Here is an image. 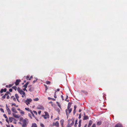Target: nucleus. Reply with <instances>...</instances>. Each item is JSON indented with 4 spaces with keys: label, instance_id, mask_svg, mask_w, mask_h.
<instances>
[{
    "label": "nucleus",
    "instance_id": "obj_1",
    "mask_svg": "<svg viewBox=\"0 0 127 127\" xmlns=\"http://www.w3.org/2000/svg\"><path fill=\"white\" fill-rule=\"evenodd\" d=\"M20 121L21 123H20L23 127H26L28 124V120L26 118L24 119L23 118L20 119Z\"/></svg>",
    "mask_w": 127,
    "mask_h": 127
},
{
    "label": "nucleus",
    "instance_id": "obj_2",
    "mask_svg": "<svg viewBox=\"0 0 127 127\" xmlns=\"http://www.w3.org/2000/svg\"><path fill=\"white\" fill-rule=\"evenodd\" d=\"M32 101V99L31 98H27L26 100H25L24 102L27 105L30 104V103Z\"/></svg>",
    "mask_w": 127,
    "mask_h": 127
},
{
    "label": "nucleus",
    "instance_id": "obj_3",
    "mask_svg": "<svg viewBox=\"0 0 127 127\" xmlns=\"http://www.w3.org/2000/svg\"><path fill=\"white\" fill-rule=\"evenodd\" d=\"M45 115H43L42 116L44 117V118L45 119H46L47 118H49V115L48 113L46 112H45Z\"/></svg>",
    "mask_w": 127,
    "mask_h": 127
},
{
    "label": "nucleus",
    "instance_id": "obj_4",
    "mask_svg": "<svg viewBox=\"0 0 127 127\" xmlns=\"http://www.w3.org/2000/svg\"><path fill=\"white\" fill-rule=\"evenodd\" d=\"M19 93L21 95H22V97H24L26 95V94L25 92L22 90H21L19 92Z\"/></svg>",
    "mask_w": 127,
    "mask_h": 127
},
{
    "label": "nucleus",
    "instance_id": "obj_5",
    "mask_svg": "<svg viewBox=\"0 0 127 127\" xmlns=\"http://www.w3.org/2000/svg\"><path fill=\"white\" fill-rule=\"evenodd\" d=\"M74 122L73 121L70 120L69 121V126L71 127L74 124Z\"/></svg>",
    "mask_w": 127,
    "mask_h": 127
},
{
    "label": "nucleus",
    "instance_id": "obj_6",
    "mask_svg": "<svg viewBox=\"0 0 127 127\" xmlns=\"http://www.w3.org/2000/svg\"><path fill=\"white\" fill-rule=\"evenodd\" d=\"M72 109H66L65 110V112L66 114L67 115L68 114H69L71 112Z\"/></svg>",
    "mask_w": 127,
    "mask_h": 127
},
{
    "label": "nucleus",
    "instance_id": "obj_7",
    "mask_svg": "<svg viewBox=\"0 0 127 127\" xmlns=\"http://www.w3.org/2000/svg\"><path fill=\"white\" fill-rule=\"evenodd\" d=\"M36 108L37 109H41L42 110H44V108L43 106L40 105L38 106Z\"/></svg>",
    "mask_w": 127,
    "mask_h": 127
},
{
    "label": "nucleus",
    "instance_id": "obj_8",
    "mask_svg": "<svg viewBox=\"0 0 127 127\" xmlns=\"http://www.w3.org/2000/svg\"><path fill=\"white\" fill-rule=\"evenodd\" d=\"M21 82V80L20 79H17V80L15 82V84L17 86L19 84L20 82Z\"/></svg>",
    "mask_w": 127,
    "mask_h": 127
},
{
    "label": "nucleus",
    "instance_id": "obj_9",
    "mask_svg": "<svg viewBox=\"0 0 127 127\" xmlns=\"http://www.w3.org/2000/svg\"><path fill=\"white\" fill-rule=\"evenodd\" d=\"M13 116L15 118H19L20 116L17 115L16 114L14 113H12Z\"/></svg>",
    "mask_w": 127,
    "mask_h": 127
},
{
    "label": "nucleus",
    "instance_id": "obj_10",
    "mask_svg": "<svg viewBox=\"0 0 127 127\" xmlns=\"http://www.w3.org/2000/svg\"><path fill=\"white\" fill-rule=\"evenodd\" d=\"M53 126H55L57 127H59V124L58 122H56L55 123H54L53 124Z\"/></svg>",
    "mask_w": 127,
    "mask_h": 127
},
{
    "label": "nucleus",
    "instance_id": "obj_11",
    "mask_svg": "<svg viewBox=\"0 0 127 127\" xmlns=\"http://www.w3.org/2000/svg\"><path fill=\"white\" fill-rule=\"evenodd\" d=\"M11 110L14 113H17V111L14 107H13L12 108Z\"/></svg>",
    "mask_w": 127,
    "mask_h": 127
},
{
    "label": "nucleus",
    "instance_id": "obj_12",
    "mask_svg": "<svg viewBox=\"0 0 127 127\" xmlns=\"http://www.w3.org/2000/svg\"><path fill=\"white\" fill-rule=\"evenodd\" d=\"M15 119L12 117H10L9 118V121L10 122H12Z\"/></svg>",
    "mask_w": 127,
    "mask_h": 127
},
{
    "label": "nucleus",
    "instance_id": "obj_13",
    "mask_svg": "<svg viewBox=\"0 0 127 127\" xmlns=\"http://www.w3.org/2000/svg\"><path fill=\"white\" fill-rule=\"evenodd\" d=\"M115 127H123L121 124H118L115 126Z\"/></svg>",
    "mask_w": 127,
    "mask_h": 127
},
{
    "label": "nucleus",
    "instance_id": "obj_14",
    "mask_svg": "<svg viewBox=\"0 0 127 127\" xmlns=\"http://www.w3.org/2000/svg\"><path fill=\"white\" fill-rule=\"evenodd\" d=\"M31 127H37L36 124L35 123H34L32 124Z\"/></svg>",
    "mask_w": 127,
    "mask_h": 127
},
{
    "label": "nucleus",
    "instance_id": "obj_15",
    "mask_svg": "<svg viewBox=\"0 0 127 127\" xmlns=\"http://www.w3.org/2000/svg\"><path fill=\"white\" fill-rule=\"evenodd\" d=\"M88 118L89 117L88 116H87L85 115L84 116V118H83V119L84 120H86L88 119Z\"/></svg>",
    "mask_w": 127,
    "mask_h": 127
},
{
    "label": "nucleus",
    "instance_id": "obj_16",
    "mask_svg": "<svg viewBox=\"0 0 127 127\" xmlns=\"http://www.w3.org/2000/svg\"><path fill=\"white\" fill-rule=\"evenodd\" d=\"M92 123H93L92 121L91 120L89 121V123L88 125L89 126H91Z\"/></svg>",
    "mask_w": 127,
    "mask_h": 127
},
{
    "label": "nucleus",
    "instance_id": "obj_17",
    "mask_svg": "<svg viewBox=\"0 0 127 127\" xmlns=\"http://www.w3.org/2000/svg\"><path fill=\"white\" fill-rule=\"evenodd\" d=\"M20 112L22 115H23L25 114L24 112L22 110L20 111Z\"/></svg>",
    "mask_w": 127,
    "mask_h": 127
},
{
    "label": "nucleus",
    "instance_id": "obj_18",
    "mask_svg": "<svg viewBox=\"0 0 127 127\" xmlns=\"http://www.w3.org/2000/svg\"><path fill=\"white\" fill-rule=\"evenodd\" d=\"M64 122V120L63 119H62L60 121V124H61L62 125V126H63V123Z\"/></svg>",
    "mask_w": 127,
    "mask_h": 127
},
{
    "label": "nucleus",
    "instance_id": "obj_19",
    "mask_svg": "<svg viewBox=\"0 0 127 127\" xmlns=\"http://www.w3.org/2000/svg\"><path fill=\"white\" fill-rule=\"evenodd\" d=\"M101 124V122L100 121L98 122L97 123V125H100Z\"/></svg>",
    "mask_w": 127,
    "mask_h": 127
},
{
    "label": "nucleus",
    "instance_id": "obj_20",
    "mask_svg": "<svg viewBox=\"0 0 127 127\" xmlns=\"http://www.w3.org/2000/svg\"><path fill=\"white\" fill-rule=\"evenodd\" d=\"M56 103L58 106L60 108H61V105L60 104V103L58 102H56Z\"/></svg>",
    "mask_w": 127,
    "mask_h": 127
},
{
    "label": "nucleus",
    "instance_id": "obj_21",
    "mask_svg": "<svg viewBox=\"0 0 127 127\" xmlns=\"http://www.w3.org/2000/svg\"><path fill=\"white\" fill-rule=\"evenodd\" d=\"M15 96L16 97V98H19V96L17 94H15Z\"/></svg>",
    "mask_w": 127,
    "mask_h": 127
},
{
    "label": "nucleus",
    "instance_id": "obj_22",
    "mask_svg": "<svg viewBox=\"0 0 127 127\" xmlns=\"http://www.w3.org/2000/svg\"><path fill=\"white\" fill-rule=\"evenodd\" d=\"M25 109L27 110V111H30V112H31V110H30V109L29 108H25Z\"/></svg>",
    "mask_w": 127,
    "mask_h": 127
},
{
    "label": "nucleus",
    "instance_id": "obj_23",
    "mask_svg": "<svg viewBox=\"0 0 127 127\" xmlns=\"http://www.w3.org/2000/svg\"><path fill=\"white\" fill-rule=\"evenodd\" d=\"M12 88L14 89L15 90H16L17 89V87L16 86H14L12 87Z\"/></svg>",
    "mask_w": 127,
    "mask_h": 127
},
{
    "label": "nucleus",
    "instance_id": "obj_24",
    "mask_svg": "<svg viewBox=\"0 0 127 127\" xmlns=\"http://www.w3.org/2000/svg\"><path fill=\"white\" fill-rule=\"evenodd\" d=\"M8 114H11V111L10 109L7 111Z\"/></svg>",
    "mask_w": 127,
    "mask_h": 127
},
{
    "label": "nucleus",
    "instance_id": "obj_25",
    "mask_svg": "<svg viewBox=\"0 0 127 127\" xmlns=\"http://www.w3.org/2000/svg\"><path fill=\"white\" fill-rule=\"evenodd\" d=\"M0 110L1 112H3V113L4 112V111L3 110V109L2 108H1L0 109Z\"/></svg>",
    "mask_w": 127,
    "mask_h": 127
},
{
    "label": "nucleus",
    "instance_id": "obj_26",
    "mask_svg": "<svg viewBox=\"0 0 127 127\" xmlns=\"http://www.w3.org/2000/svg\"><path fill=\"white\" fill-rule=\"evenodd\" d=\"M21 90L20 89V88H18L17 89V90L19 93Z\"/></svg>",
    "mask_w": 127,
    "mask_h": 127
},
{
    "label": "nucleus",
    "instance_id": "obj_27",
    "mask_svg": "<svg viewBox=\"0 0 127 127\" xmlns=\"http://www.w3.org/2000/svg\"><path fill=\"white\" fill-rule=\"evenodd\" d=\"M11 98H13V100H14V101L16 100V99L15 98V97H14V96H12L11 97Z\"/></svg>",
    "mask_w": 127,
    "mask_h": 127
},
{
    "label": "nucleus",
    "instance_id": "obj_28",
    "mask_svg": "<svg viewBox=\"0 0 127 127\" xmlns=\"http://www.w3.org/2000/svg\"><path fill=\"white\" fill-rule=\"evenodd\" d=\"M31 113V114H32V116L33 117H35V116L33 114V112H32V110H31V112H30Z\"/></svg>",
    "mask_w": 127,
    "mask_h": 127
},
{
    "label": "nucleus",
    "instance_id": "obj_29",
    "mask_svg": "<svg viewBox=\"0 0 127 127\" xmlns=\"http://www.w3.org/2000/svg\"><path fill=\"white\" fill-rule=\"evenodd\" d=\"M39 100V99L38 98H35L34 99V101H38Z\"/></svg>",
    "mask_w": 127,
    "mask_h": 127
},
{
    "label": "nucleus",
    "instance_id": "obj_30",
    "mask_svg": "<svg viewBox=\"0 0 127 127\" xmlns=\"http://www.w3.org/2000/svg\"><path fill=\"white\" fill-rule=\"evenodd\" d=\"M6 98L7 99H8L9 98V95L7 94H6Z\"/></svg>",
    "mask_w": 127,
    "mask_h": 127
},
{
    "label": "nucleus",
    "instance_id": "obj_31",
    "mask_svg": "<svg viewBox=\"0 0 127 127\" xmlns=\"http://www.w3.org/2000/svg\"><path fill=\"white\" fill-rule=\"evenodd\" d=\"M78 124V123H77V120H76L75 122V124L74 125L75 127H76L77 126L76 124Z\"/></svg>",
    "mask_w": 127,
    "mask_h": 127
},
{
    "label": "nucleus",
    "instance_id": "obj_32",
    "mask_svg": "<svg viewBox=\"0 0 127 127\" xmlns=\"http://www.w3.org/2000/svg\"><path fill=\"white\" fill-rule=\"evenodd\" d=\"M40 126L42 127H45L44 125L42 124L41 123L40 124Z\"/></svg>",
    "mask_w": 127,
    "mask_h": 127
},
{
    "label": "nucleus",
    "instance_id": "obj_33",
    "mask_svg": "<svg viewBox=\"0 0 127 127\" xmlns=\"http://www.w3.org/2000/svg\"><path fill=\"white\" fill-rule=\"evenodd\" d=\"M46 83L47 84H50V82L49 81H46Z\"/></svg>",
    "mask_w": 127,
    "mask_h": 127
},
{
    "label": "nucleus",
    "instance_id": "obj_34",
    "mask_svg": "<svg viewBox=\"0 0 127 127\" xmlns=\"http://www.w3.org/2000/svg\"><path fill=\"white\" fill-rule=\"evenodd\" d=\"M28 116H29L30 118L31 119H32V117L31 116V114H28Z\"/></svg>",
    "mask_w": 127,
    "mask_h": 127
},
{
    "label": "nucleus",
    "instance_id": "obj_35",
    "mask_svg": "<svg viewBox=\"0 0 127 127\" xmlns=\"http://www.w3.org/2000/svg\"><path fill=\"white\" fill-rule=\"evenodd\" d=\"M6 109L7 110V111L10 109L8 107L7 105H6Z\"/></svg>",
    "mask_w": 127,
    "mask_h": 127
},
{
    "label": "nucleus",
    "instance_id": "obj_36",
    "mask_svg": "<svg viewBox=\"0 0 127 127\" xmlns=\"http://www.w3.org/2000/svg\"><path fill=\"white\" fill-rule=\"evenodd\" d=\"M6 94H5L4 95L2 96V97L3 98H5L6 97Z\"/></svg>",
    "mask_w": 127,
    "mask_h": 127
},
{
    "label": "nucleus",
    "instance_id": "obj_37",
    "mask_svg": "<svg viewBox=\"0 0 127 127\" xmlns=\"http://www.w3.org/2000/svg\"><path fill=\"white\" fill-rule=\"evenodd\" d=\"M91 127H96L95 124H93Z\"/></svg>",
    "mask_w": 127,
    "mask_h": 127
},
{
    "label": "nucleus",
    "instance_id": "obj_38",
    "mask_svg": "<svg viewBox=\"0 0 127 127\" xmlns=\"http://www.w3.org/2000/svg\"><path fill=\"white\" fill-rule=\"evenodd\" d=\"M33 112H34V113L36 115H37V112L36 111H33Z\"/></svg>",
    "mask_w": 127,
    "mask_h": 127
},
{
    "label": "nucleus",
    "instance_id": "obj_39",
    "mask_svg": "<svg viewBox=\"0 0 127 127\" xmlns=\"http://www.w3.org/2000/svg\"><path fill=\"white\" fill-rule=\"evenodd\" d=\"M68 98V96L67 95L66 98H65V100L67 101L68 102V101H69L68 100H67V98Z\"/></svg>",
    "mask_w": 127,
    "mask_h": 127
},
{
    "label": "nucleus",
    "instance_id": "obj_40",
    "mask_svg": "<svg viewBox=\"0 0 127 127\" xmlns=\"http://www.w3.org/2000/svg\"><path fill=\"white\" fill-rule=\"evenodd\" d=\"M54 97L55 98H57V96L56 95V92L54 94Z\"/></svg>",
    "mask_w": 127,
    "mask_h": 127
},
{
    "label": "nucleus",
    "instance_id": "obj_41",
    "mask_svg": "<svg viewBox=\"0 0 127 127\" xmlns=\"http://www.w3.org/2000/svg\"><path fill=\"white\" fill-rule=\"evenodd\" d=\"M28 85H26V84L23 87H24L25 88H27V87Z\"/></svg>",
    "mask_w": 127,
    "mask_h": 127
},
{
    "label": "nucleus",
    "instance_id": "obj_42",
    "mask_svg": "<svg viewBox=\"0 0 127 127\" xmlns=\"http://www.w3.org/2000/svg\"><path fill=\"white\" fill-rule=\"evenodd\" d=\"M3 116L5 117V118H7V116H6V114H4L3 115Z\"/></svg>",
    "mask_w": 127,
    "mask_h": 127
},
{
    "label": "nucleus",
    "instance_id": "obj_43",
    "mask_svg": "<svg viewBox=\"0 0 127 127\" xmlns=\"http://www.w3.org/2000/svg\"><path fill=\"white\" fill-rule=\"evenodd\" d=\"M61 97L62 98V100H64V99L63 98V95H62L61 96Z\"/></svg>",
    "mask_w": 127,
    "mask_h": 127
},
{
    "label": "nucleus",
    "instance_id": "obj_44",
    "mask_svg": "<svg viewBox=\"0 0 127 127\" xmlns=\"http://www.w3.org/2000/svg\"><path fill=\"white\" fill-rule=\"evenodd\" d=\"M26 77V79H27V80H28V79L29 78V76H27V77Z\"/></svg>",
    "mask_w": 127,
    "mask_h": 127
},
{
    "label": "nucleus",
    "instance_id": "obj_45",
    "mask_svg": "<svg viewBox=\"0 0 127 127\" xmlns=\"http://www.w3.org/2000/svg\"><path fill=\"white\" fill-rule=\"evenodd\" d=\"M3 92V89H2L0 91V93H2Z\"/></svg>",
    "mask_w": 127,
    "mask_h": 127
},
{
    "label": "nucleus",
    "instance_id": "obj_46",
    "mask_svg": "<svg viewBox=\"0 0 127 127\" xmlns=\"http://www.w3.org/2000/svg\"><path fill=\"white\" fill-rule=\"evenodd\" d=\"M26 88H25L24 89H23V90L24 91H27V90L26 89Z\"/></svg>",
    "mask_w": 127,
    "mask_h": 127
},
{
    "label": "nucleus",
    "instance_id": "obj_47",
    "mask_svg": "<svg viewBox=\"0 0 127 127\" xmlns=\"http://www.w3.org/2000/svg\"><path fill=\"white\" fill-rule=\"evenodd\" d=\"M6 119H6V121L8 123V124H9V121L8 120L7 118Z\"/></svg>",
    "mask_w": 127,
    "mask_h": 127
},
{
    "label": "nucleus",
    "instance_id": "obj_48",
    "mask_svg": "<svg viewBox=\"0 0 127 127\" xmlns=\"http://www.w3.org/2000/svg\"><path fill=\"white\" fill-rule=\"evenodd\" d=\"M41 111H39L38 112V114L40 115L41 114Z\"/></svg>",
    "mask_w": 127,
    "mask_h": 127
},
{
    "label": "nucleus",
    "instance_id": "obj_49",
    "mask_svg": "<svg viewBox=\"0 0 127 127\" xmlns=\"http://www.w3.org/2000/svg\"><path fill=\"white\" fill-rule=\"evenodd\" d=\"M9 91L10 92H12V89H9Z\"/></svg>",
    "mask_w": 127,
    "mask_h": 127
},
{
    "label": "nucleus",
    "instance_id": "obj_50",
    "mask_svg": "<svg viewBox=\"0 0 127 127\" xmlns=\"http://www.w3.org/2000/svg\"><path fill=\"white\" fill-rule=\"evenodd\" d=\"M14 105V106H16V104L15 103H13L12 104V106Z\"/></svg>",
    "mask_w": 127,
    "mask_h": 127
},
{
    "label": "nucleus",
    "instance_id": "obj_51",
    "mask_svg": "<svg viewBox=\"0 0 127 127\" xmlns=\"http://www.w3.org/2000/svg\"><path fill=\"white\" fill-rule=\"evenodd\" d=\"M60 90V89H58L56 91H55V92L56 93V92L57 91H59Z\"/></svg>",
    "mask_w": 127,
    "mask_h": 127
},
{
    "label": "nucleus",
    "instance_id": "obj_52",
    "mask_svg": "<svg viewBox=\"0 0 127 127\" xmlns=\"http://www.w3.org/2000/svg\"><path fill=\"white\" fill-rule=\"evenodd\" d=\"M74 110H75V109H76V106L75 105L74 106Z\"/></svg>",
    "mask_w": 127,
    "mask_h": 127
},
{
    "label": "nucleus",
    "instance_id": "obj_53",
    "mask_svg": "<svg viewBox=\"0 0 127 127\" xmlns=\"http://www.w3.org/2000/svg\"><path fill=\"white\" fill-rule=\"evenodd\" d=\"M3 90V91L4 92H5L6 91V88H5Z\"/></svg>",
    "mask_w": 127,
    "mask_h": 127
},
{
    "label": "nucleus",
    "instance_id": "obj_54",
    "mask_svg": "<svg viewBox=\"0 0 127 127\" xmlns=\"http://www.w3.org/2000/svg\"><path fill=\"white\" fill-rule=\"evenodd\" d=\"M70 106H69L68 105L67 107V109H70Z\"/></svg>",
    "mask_w": 127,
    "mask_h": 127
},
{
    "label": "nucleus",
    "instance_id": "obj_55",
    "mask_svg": "<svg viewBox=\"0 0 127 127\" xmlns=\"http://www.w3.org/2000/svg\"><path fill=\"white\" fill-rule=\"evenodd\" d=\"M29 82H27L26 83V85H28L29 84Z\"/></svg>",
    "mask_w": 127,
    "mask_h": 127
},
{
    "label": "nucleus",
    "instance_id": "obj_56",
    "mask_svg": "<svg viewBox=\"0 0 127 127\" xmlns=\"http://www.w3.org/2000/svg\"><path fill=\"white\" fill-rule=\"evenodd\" d=\"M51 99H52V100L53 101H55L56 100L55 99L53 98H51Z\"/></svg>",
    "mask_w": 127,
    "mask_h": 127
},
{
    "label": "nucleus",
    "instance_id": "obj_57",
    "mask_svg": "<svg viewBox=\"0 0 127 127\" xmlns=\"http://www.w3.org/2000/svg\"><path fill=\"white\" fill-rule=\"evenodd\" d=\"M17 110H18L19 111H21V110H20V108H19L17 109Z\"/></svg>",
    "mask_w": 127,
    "mask_h": 127
},
{
    "label": "nucleus",
    "instance_id": "obj_58",
    "mask_svg": "<svg viewBox=\"0 0 127 127\" xmlns=\"http://www.w3.org/2000/svg\"><path fill=\"white\" fill-rule=\"evenodd\" d=\"M32 76H31L30 77V78L29 79V80H30L31 78H32Z\"/></svg>",
    "mask_w": 127,
    "mask_h": 127
},
{
    "label": "nucleus",
    "instance_id": "obj_59",
    "mask_svg": "<svg viewBox=\"0 0 127 127\" xmlns=\"http://www.w3.org/2000/svg\"><path fill=\"white\" fill-rule=\"evenodd\" d=\"M78 126L79 127H80L81 126V124H79Z\"/></svg>",
    "mask_w": 127,
    "mask_h": 127
},
{
    "label": "nucleus",
    "instance_id": "obj_60",
    "mask_svg": "<svg viewBox=\"0 0 127 127\" xmlns=\"http://www.w3.org/2000/svg\"><path fill=\"white\" fill-rule=\"evenodd\" d=\"M81 118V115L80 114L79 116V118Z\"/></svg>",
    "mask_w": 127,
    "mask_h": 127
},
{
    "label": "nucleus",
    "instance_id": "obj_61",
    "mask_svg": "<svg viewBox=\"0 0 127 127\" xmlns=\"http://www.w3.org/2000/svg\"><path fill=\"white\" fill-rule=\"evenodd\" d=\"M76 111V110H74V111H73V113H74V114H75V113Z\"/></svg>",
    "mask_w": 127,
    "mask_h": 127
},
{
    "label": "nucleus",
    "instance_id": "obj_62",
    "mask_svg": "<svg viewBox=\"0 0 127 127\" xmlns=\"http://www.w3.org/2000/svg\"><path fill=\"white\" fill-rule=\"evenodd\" d=\"M7 127H10V126L9 125H8L6 126Z\"/></svg>",
    "mask_w": 127,
    "mask_h": 127
},
{
    "label": "nucleus",
    "instance_id": "obj_63",
    "mask_svg": "<svg viewBox=\"0 0 127 127\" xmlns=\"http://www.w3.org/2000/svg\"><path fill=\"white\" fill-rule=\"evenodd\" d=\"M79 124H81V121H79Z\"/></svg>",
    "mask_w": 127,
    "mask_h": 127
},
{
    "label": "nucleus",
    "instance_id": "obj_64",
    "mask_svg": "<svg viewBox=\"0 0 127 127\" xmlns=\"http://www.w3.org/2000/svg\"><path fill=\"white\" fill-rule=\"evenodd\" d=\"M87 124H86L84 127H87Z\"/></svg>",
    "mask_w": 127,
    "mask_h": 127
}]
</instances>
